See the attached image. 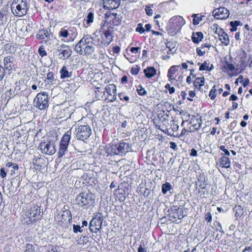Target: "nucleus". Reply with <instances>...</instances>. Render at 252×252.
I'll use <instances>...</instances> for the list:
<instances>
[{
	"label": "nucleus",
	"instance_id": "61",
	"mask_svg": "<svg viewBox=\"0 0 252 252\" xmlns=\"http://www.w3.org/2000/svg\"><path fill=\"white\" fill-rule=\"evenodd\" d=\"M113 49L115 53H118L120 51V47L118 46H114Z\"/></svg>",
	"mask_w": 252,
	"mask_h": 252
},
{
	"label": "nucleus",
	"instance_id": "59",
	"mask_svg": "<svg viewBox=\"0 0 252 252\" xmlns=\"http://www.w3.org/2000/svg\"><path fill=\"white\" fill-rule=\"evenodd\" d=\"M190 155L191 156H193V157H196L197 156V153L196 150L194 149H192L191 150V152L190 153Z\"/></svg>",
	"mask_w": 252,
	"mask_h": 252
},
{
	"label": "nucleus",
	"instance_id": "51",
	"mask_svg": "<svg viewBox=\"0 0 252 252\" xmlns=\"http://www.w3.org/2000/svg\"><path fill=\"white\" fill-rule=\"evenodd\" d=\"M139 71V67L137 66L134 67H132L131 70V73L133 75H137Z\"/></svg>",
	"mask_w": 252,
	"mask_h": 252
},
{
	"label": "nucleus",
	"instance_id": "45",
	"mask_svg": "<svg viewBox=\"0 0 252 252\" xmlns=\"http://www.w3.org/2000/svg\"><path fill=\"white\" fill-rule=\"evenodd\" d=\"M22 30L25 32H32V27L31 26L30 23H29L27 25H26L25 27H23Z\"/></svg>",
	"mask_w": 252,
	"mask_h": 252
},
{
	"label": "nucleus",
	"instance_id": "16",
	"mask_svg": "<svg viewBox=\"0 0 252 252\" xmlns=\"http://www.w3.org/2000/svg\"><path fill=\"white\" fill-rule=\"evenodd\" d=\"M8 7L6 6L0 11V26L6 23L8 17Z\"/></svg>",
	"mask_w": 252,
	"mask_h": 252
},
{
	"label": "nucleus",
	"instance_id": "15",
	"mask_svg": "<svg viewBox=\"0 0 252 252\" xmlns=\"http://www.w3.org/2000/svg\"><path fill=\"white\" fill-rule=\"evenodd\" d=\"M120 3V0H103L104 8L106 9L112 10L118 8Z\"/></svg>",
	"mask_w": 252,
	"mask_h": 252
},
{
	"label": "nucleus",
	"instance_id": "24",
	"mask_svg": "<svg viewBox=\"0 0 252 252\" xmlns=\"http://www.w3.org/2000/svg\"><path fill=\"white\" fill-rule=\"evenodd\" d=\"M203 37V34L201 32H196L193 33L191 36L192 41L194 43H198L201 41Z\"/></svg>",
	"mask_w": 252,
	"mask_h": 252
},
{
	"label": "nucleus",
	"instance_id": "32",
	"mask_svg": "<svg viewBox=\"0 0 252 252\" xmlns=\"http://www.w3.org/2000/svg\"><path fill=\"white\" fill-rule=\"evenodd\" d=\"M172 188V187L169 183L166 182L162 185L161 190L162 192L165 194L167 191H169Z\"/></svg>",
	"mask_w": 252,
	"mask_h": 252
},
{
	"label": "nucleus",
	"instance_id": "63",
	"mask_svg": "<svg viewBox=\"0 0 252 252\" xmlns=\"http://www.w3.org/2000/svg\"><path fill=\"white\" fill-rule=\"evenodd\" d=\"M138 252H147V251L142 245H140L138 249Z\"/></svg>",
	"mask_w": 252,
	"mask_h": 252
},
{
	"label": "nucleus",
	"instance_id": "33",
	"mask_svg": "<svg viewBox=\"0 0 252 252\" xmlns=\"http://www.w3.org/2000/svg\"><path fill=\"white\" fill-rule=\"evenodd\" d=\"M213 30H216L215 32L218 35V37L224 32L221 28H218V26L216 24L213 25Z\"/></svg>",
	"mask_w": 252,
	"mask_h": 252
},
{
	"label": "nucleus",
	"instance_id": "30",
	"mask_svg": "<svg viewBox=\"0 0 252 252\" xmlns=\"http://www.w3.org/2000/svg\"><path fill=\"white\" fill-rule=\"evenodd\" d=\"M20 182L17 180H14L11 182V185L9 187V189L10 192H14L16 190L17 188L19 186Z\"/></svg>",
	"mask_w": 252,
	"mask_h": 252
},
{
	"label": "nucleus",
	"instance_id": "37",
	"mask_svg": "<svg viewBox=\"0 0 252 252\" xmlns=\"http://www.w3.org/2000/svg\"><path fill=\"white\" fill-rule=\"evenodd\" d=\"M94 20V14L93 12H90L88 13L87 16V23L88 24H89L90 23H92L93 22Z\"/></svg>",
	"mask_w": 252,
	"mask_h": 252
},
{
	"label": "nucleus",
	"instance_id": "43",
	"mask_svg": "<svg viewBox=\"0 0 252 252\" xmlns=\"http://www.w3.org/2000/svg\"><path fill=\"white\" fill-rule=\"evenodd\" d=\"M151 6H153V4L147 5L145 8L146 14L148 16H152L153 14V10L151 8Z\"/></svg>",
	"mask_w": 252,
	"mask_h": 252
},
{
	"label": "nucleus",
	"instance_id": "27",
	"mask_svg": "<svg viewBox=\"0 0 252 252\" xmlns=\"http://www.w3.org/2000/svg\"><path fill=\"white\" fill-rule=\"evenodd\" d=\"M176 44L175 42L169 41L166 43V46L169 49V51L173 54L175 53L177 50Z\"/></svg>",
	"mask_w": 252,
	"mask_h": 252
},
{
	"label": "nucleus",
	"instance_id": "44",
	"mask_svg": "<svg viewBox=\"0 0 252 252\" xmlns=\"http://www.w3.org/2000/svg\"><path fill=\"white\" fill-rule=\"evenodd\" d=\"M136 31L139 32L140 33H142L144 32L145 29L142 27V24L139 23L137 25V27L136 29Z\"/></svg>",
	"mask_w": 252,
	"mask_h": 252
},
{
	"label": "nucleus",
	"instance_id": "46",
	"mask_svg": "<svg viewBox=\"0 0 252 252\" xmlns=\"http://www.w3.org/2000/svg\"><path fill=\"white\" fill-rule=\"evenodd\" d=\"M39 54L41 57H44L46 55L47 53L46 51L44 50V48L42 47H40L38 50Z\"/></svg>",
	"mask_w": 252,
	"mask_h": 252
},
{
	"label": "nucleus",
	"instance_id": "31",
	"mask_svg": "<svg viewBox=\"0 0 252 252\" xmlns=\"http://www.w3.org/2000/svg\"><path fill=\"white\" fill-rule=\"evenodd\" d=\"M48 36V32L47 30H40L37 34V37L40 39H45Z\"/></svg>",
	"mask_w": 252,
	"mask_h": 252
},
{
	"label": "nucleus",
	"instance_id": "8",
	"mask_svg": "<svg viewBox=\"0 0 252 252\" xmlns=\"http://www.w3.org/2000/svg\"><path fill=\"white\" fill-rule=\"evenodd\" d=\"M183 22V19L181 17L172 18L169 21V25H171L169 27V26L166 27L167 31H170L169 32L173 35L175 34L177 31L180 30L181 27V24L180 22Z\"/></svg>",
	"mask_w": 252,
	"mask_h": 252
},
{
	"label": "nucleus",
	"instance_id": "47",
	"mask_svg": "<svg viewBox=\"0 0 252 252\" xmlns=\"http://www.w3.org/2000/svg\"><path fill=\"white\" fill-rule=\"evenodd\" d=\"M5 74V71L4 68L0 65V81H1L4 77Z\"/></svg>",
	"mask_w": 252,
	"mask_h": 252
},
{
	"label": "nucleus",
	"instance_id": "26",
	"mask_svg": "<svg viewBox=\"0 0 252 252\" xmlns=\"http://www.w3.org/2000/svg\"><path fill=\"white\" fill-rule=\"evenodd\" d=\"M219 38L221 42L224 45L227 46L229 44V36L225 32L220 35Z\"/></svg>",
	"mask_w": 252,
	"mask_h": 252
},
{
	"label": "nucleus",
	"instance_id": "14",
	"mask_svg": "<svg viewBox=\"0 0 252 252\" xmlns=\"http://www.w3.org/2000/svg\"><path fill=\"white\" fill-rule=\"evenodd\" d=\"M185 212L186 211H184L183 208H178L172 212L170 214V217L174 219L172 220L173 221H176L177 219L181 220L186 215Z\"/></svg>",
	"mask_w": 252,
	"mask_h": 252
},
{
	"label": "nucleus",
	"instance_id": "64",
	"mask_svg": "<svg viewBox=\"0 0 252 252\" xmlns=\"http://www.w3.org/2000/svg\"><path fill=\"white\" fill-rule=\"evenodd\" d=\"M127 81V77L126 76H124L121 79V82L122 83H126Z\"/></svg>",
	"mask_w": 252,
	"mask_h": 252
},
{
	"label": "nucleus",
	"instance_id": "55",
	"mask_svg": "<svg viewBox=\"0 0 252 252\" xmlns=\"http://www.w3.org/2000/svg\"><path fill=\"white\" fill-rule=\"evenodd\" d=\"M104 35L107 38L112 37V33L110 31L107 30L104 32Z\"/></svg>",
	"mask_w": 252,
	"mask_h": 252
},
{
	"label": "nucleus",
	"instance_id": "57",
	"mask_svg": "<svg viewBox=\"0 0 252 252\" xmlns=\"http://www.w3.org/2000/svg\"><path fill=\"white\" fill-rule=\"evenodd\" d=\"M196 52L198 56H201L204 55V54L205 53V51H202L201 49L199 48L196 49Z\"/></svg>",
	"mask_w": 252,
	"mask_h": 252
},
{
	"label": "nucleus",
	"instance_id": "28",
	"mask_svg": "<svg viewBox=\"0 0 252 252\" xmlns=\"http://www.w3.org/2000/svg\"><path fill=\"white\" fill-rule=\"evenodd\" d=\"M116 150L117 145H111L106 147V152L108 155H118Z\"/></svg>",
	"mask_w": 252,
	"mask_h": 252
},
{
	"label": "nucleus",
	"instance_id": "62",
	"mask_svg": "<svg viewBox=\"0 0 252 252\" xmlns=\"http://www.w3.org/2000/svg\"><path fill=\"white\" fill-rule=\"evenodd\" d=\"M139 49H140V47H132L130 49V51L132 53H136L138 52V51Z\"/></svg>",
	"mask_w": 252,
	"mask_h": 252
},
{
	"label": "nucleus",
	"instance_id": "48",
	"mask_svg": "<svg viewBox=\"0 0 252 252\" xmlns=\"http://www.w3.org/2000/svg\"><path fill=\"white\" fill-rule=\"evenodd\" d=\"M165 88L169 91V92L170 94H172L175 92V88L173 87H171L170 85L168 84H167Z\"/></svg>",
	"mask_w": 252,
	"mask_h": 252
},
{
	"label": "nucleus",
	"instance_id": "35",
	"mask_svg": "<svg viewBox=\"0 0 252 252\" xmlns=\"http://www.w3.org/2000/svg\"><path fill=\"white\" fill-rule=\"evenodd\" d=\"M192 17H193V24L194 25H198L199 22L202 20V18L201 17H197V14H193Z\"/></svg>",
	"mask_w": 252,
	"mask_h": 252
},
{
	"label": "nucleus",
	"instance_id": "42",
	"mask_svg": "<svg viewBox=\"0 0 252 252\" xmlns=\"http://www.w3.org/2000/svg\"><path fill=\"white\" fill-rule=\"evenodd\" d=\"M209 63L206 62H204L202 64L200 65L199 70L201 71L206 70L208 69Z\"/></svg>",
	"mask_w": 252,
	"mask_h": 252
},
{
	"label": "nucleus",
	"instance_id": "23",
	"mask_svg": "<svg viewBox=\"0 0 252 252\" xmlns=\"http://www.w3.org/2000/svg\"><path fill=\"white\" fill-rule=\"evenodd\" d=\"M61 78L64 79L70 77L72 75V71H69L67 68L65 66H63L60 71Z\"/></svg>",
	"mask_w": 252,
	"mask_h": 252
},
{
	"label": "nucleus",
	"instance_id": "41",
	"mask_svg": "<svg viewBox=\"0 0 252 252\" xmlns=\"http://www.w3.org/2000/svg\"><path fill=\"white\" fill-rule=\"evenodd\" d=\"M140 89H137V91L139 95H145L147 94V92L146 90L142 88L141 86H139Z\"/></svg>",
	"mask_w": 252,
	"mask_h": 252
},
{
	"label": "nucleus",
	"instance_id": "54",
	"mask_svg": "<svg viewBox=\"0 0 252 252\" xmlns=\"http://www.w3.org/2000/svg\"><path fill=\"white\" fill-rule=\"evenodd\" d=\"M205 219L208 222L211 221L212 216L210 212H208L205 214Z\"/></svg>",
	"mask_w": 252,
	"mask_h": 252
},
{
	"label": "nucleus",
	"instance_id": "2",
	"mask_svg": "<svg viewBox=\"0 0 252 252\" xmlns=\"http://www.w3.org/2000/svg\"><path fill=\"white\" fill-rule=\"evenodd\" d=\"M28 8L27 0H14L11 5L12 12L17 16L26 15Z\"/></svg>",
	"mask_w": 252,
	"mask_h": 252
},
{
	"label": "nucleus",
	"instance_id": "13",
	"mask_svg": "<svg viewBox=\"0 0 252 252\" xmlns=\"http://www.w3.org/2000/svg\"><path fill=\"white\" fill-rule=\"evenodd\" d=\"M131 150V146L128 143L126 142H120L117 145L116 152L119 155H125L126 153Z\"/></svg>",
	"mask_w": 252,
	"mask_h": 252
},
{
	"label": "nucleus",
	"instance_id": "25",
	"mask_svg": "<svg viewBox=\"0 0 252 252\" xmlns=\"http://www.w3.org/2000/svg\"><path fill=\"white\" fill-rule=\"evenodd\" d=\"M205 79L204 77H198L193 82V85L196 89H200L201 87L204 85Z\"/></svg>",
	"mask_w": 252,
	"mask_h": 252
},
{
	"label": "nucleus",
	"instance_id": "49",
	"mask_svg": "<svg viewBox=\"0 0 252 252\" xmlns=\"http://www.w3.org/2000/svg\"><path fill=\"white\" fill-rule=\"evenodd\" d=\"M6 166L9 167H12L14 170H17L19 168L18 164L13 163L12 162H8L6 163Z\"/></svg>",
	"mask_w": 252,
	"mask_h": 252
},
{
	"label": "nucleus",
	"instance_id": "29",
	"mask_svg": "<svg viewBox=\"0 0 252 252\" xmlns=\"http://www.w3.org/2000/svg\"><path fill=\"white\" fill-rule=\"evenodd\" d=\"M179 67V66H172L170 67L168 71L167 76L169 78V80H173L175 79V78L173 76V75L175 73L176 71L177 70V68Z\"/></svg>",
	"mask_w": 252,
	"mask_h": 252
},
{
	"label": "nucleus",
	"instance_id": "39",
	"mask_svg": "<svg viewBox=\"0 0 252 252\" xmlns=\"http://www.w3.org/2000/svg\"><path fill=\"white\" fill-rule=\"evenodd\" d=\"M59 35L63 37H67L69 35V33L66 30L62 28L59 32Z\"/></svg>",
	"mask_w": 252,
	"mask_h": 252
},
{
	"label": "nucleus",
	"instance_id": "38",
	"mask_svg": "<svg viewBox=\"0 0 252 252\" xmlns=\"http://www.w3.org/2000/svg\"><path fill=\"white\" fill-rule=\"evenodd\" d=\"M216 86L214 85L213 87V89L211 90L209 92V95L211 97L212 99H215L216 96V89H215Z\"/></svg>",
	"mask_w": 252,
	"mask_h": 252
},
{
	"label": "nucleus",
	"instance_id": "21",
	"mask_svg": "<svg viewBox=\"0 0 252 252\" xmlns=\"http://www.w3.org/2000/svg\"><path fill=\"white\" fill-rule=\"evenodd\" d=\"M3 63L5 68L10 70L14 65V59L11 56L5 57L3 60Z\"/></svg>",
	"mask_w": 252,
	"mask_h": 252
},
{
	"label": "nucleus",
	"instance_id": "11",
	"mask_svg": "<svg viewBox=\"0 0 252 252\" xmlns=\"http://www.w3.org/2000/svg\"><path fill=\"white\" fill-rule=\"evenodd\" d=\"M56 49L57 51L59 52V57L61 59H67L71 55V50L68 46L65 44L58 45Z\"/></svg>",
	"mask_w": 252,
	"mask_h": 252
},
{
	"label": "nucleus",
	"instance_id": "18",
	"mask_svg": "<svg viewBox=\"0 0 252 252\" xmlns=\"http://www.w3.org/2000/svg\"><path fill=\"white\" fill-rule=\"evenodd\" d=\"M217 164L221 167L227 168L230 166V161L228 158L222 156L219 159Z\"/></svg>",
	"mask_w": 252,
	"mask_h": 252
},
{
	"label": "nucleus",
	"instance_id": "4",
	"mask_svg": "<svg viewBox=\"0 0 252 252\" xmlns=\"http://www.w3.org/2000/svg\"><path fill=\"white\" fill-rule=\"evenodd\" d=\"M38 148L42 154L49 156L54 155L56 151L55 141L49 139L42 141Z\"/></svg>",
	"mask_w": 252,
	"mask_h": 252
},
{
	"label": "nucleus",
	"instance_id": "19",
	"mask_svg": "<svg viewBox=\"0 0 252 252\" xmlns=\"http://www.w3.org/2000/svg\"><path fill=\"white\" fill-rule=\"evenodd\" d=\"M64 210L62 215V221L63 222H70L72 220V216L70 211L66 209L65 207L63 208Z\"/></svg>",
	"mask_w": 252,
	"mask_h": 252
},
{
	"label": "nucleus",
	"instance_id": "22",
	"mask_svg": "<svg viewBox=\"0 0 252 252\" xmlns=\"http://www.w3.org/2000/svg\"><path fill=\"white\" fill-rule=\"evenodd\" d=\"M157 70L154 67H148L144 70V73L147 78H151L156 74Z\"/></svg>",
	"mask_w": 252,
	"mask_h": 252
},
{
	"label": "nucleus",
	"instance_id": "5",
	"mask_svg": "<svg viewBox=\"0 0 252 252\" xmlns=\"http://www.w3.org/2000/svg\"><path fill=\"white\" fill-rule=\"evenodd\" d=\"M71 131H67L62 138L59 144L58 158H61L64 156L67 151L68 144L70 140Z\"/></svg>",
	"mask_w": 252,
	"mask_h": 252
},
{
	"label": "nucleus",
	"instance_id": "58",
	"mask_svg": "<svg viewBox=\"0 0 252 252\" xmlns=\"http://www.w3.org/2000/svg\"><path fill=\"white\" fill-rule=\"evenodd\" d=\"M0 175V176L2 178H4L6 176V173L5 171H4V168H1Z\"/></svg>",
	"mask_w": 252,
	"mask_h": 252
},
{
	"label": "nucleus",
	"instance_id": "10",
	"mask_svg": "<svg viewBox=\"0 0 252 252\" xmlns=\"http://www.w3.org/2000/svg\"><path fill=\"white\" fill-rule=\"evenodd\" d=\"M103 219L100 217H94L90 222L89 230L95 233L102 229Z\"/></svg>",
	"mask_w": 252,
	"mask_h": 252
},
{
	"label": "nucleus",
	"instance_id": "60",
	"mask_svg": "<svg viewBox=\"0 0 252 252\" xmlns=\"http://www.w3.org/2000/svg\"><path fill=\"white\" fill-rule=\"evenodd\" d=\"M242 252H252V247H247Z\"/></svg>",
	"mask_w": 252,
	"mask_h": 252
},
{
	"label": "nucleus",
	"instance_id": "17",
	"mask_svg": "<svg viewBox=\"0 0 252 252\" xmlns=\"http://www.w3.org/2000/svg\"><path fill=\"white\" fill-rule=\"evenodd\" d=\"M105 90L106 93L108 94V95L112 96L111 98L109 99L113 101L115 100L116 98V87L114 84H109L105 88Z\"/></svg>",
	"mask_w": 252,
	"mask_h": 252
},
{
	"label": "nucleus",
	"instance_id": "7",
	"mask_svg": "<svg viewBox=\"0 0 252 252\" xmlns=\"http://www.w3.org/2000/svg\"><path fill=\"white\" fill-rule=\"evenodd\" d=\"M40 213V207L33 206L26 212L25 215L29 219L30 221L35 223L39 219Z\"/></svg>",
	"mask_w": 252,
	"mask_h": 252
},
{
	"label": "nucleus",
	"instance_id": "40",
	"mask_svg": "<svg viewBox=\"0 0 252 252\" xmlns=\"http://www.w3.org/2000/svg\"><path fill=\"white\" fill-rule=\"evenodd\" d=\"M54 74L53 72H50L47 73L46 79L48 83H52L54 80Z\"/></svg>",
	"mask_w": 252,
	"mask_h": 252
},
{
	"label": "nucleus",
	"instance_id": "56",
	"mask_svg": "<svg viewBox=\"0 0 252 252\" xmlns=\"http://www.w3.org/2000/svg\"><path fill=\"white\" fill-rule=\"evenodd\" d=\"M170 147L171 148L174 149V150H177V146L175 142H170Z\"/></svg>",
	"mask_w": 252,
	"mask_h": 252
},
{
	"label": "nucleus",
	"instance_id": "52",
	"mask_svg": "<svg viewBox=\"0 0 252 252\" xmlns=\"http://www.w3.org/2000/svg\"><path fill=\"white\" fill-rule=\"evenodd\" d=\"M171 126L173 131H177L178 129L179 126L175 122H174L173 124L171 125Z\"/></svg>",
	"mask_w": 252,
	"mask_h": 252
},
{
	"label": "nucleus",
	"instance_id": "50",
	"mask_svg": "<svg viewBox=\"0 0 252 252\" xmlns=\"http://www.w3.org/2000/svg\"><path fill=\"white\" fill-rule=\"evenodd\" d=\"M81 227L79 225H75L73 224V230L74 233H77L78 232H81Z\"/></svg>",
	"mask_w": 252,
	"mask_h": 252
},
{
	"label": "nucleus",
	"instance_id": "1",
	"mask_svg": "<svg viewBox=\"0 0 252 252\" xmlns=\"http://www.w3.org/2000/svg\"><path fill=\"white\" fill-rule=\"evenodd\" d=\"M94 38L84 35L74 46V50L80 55H91L94 52Z\"/></svg>",
	"mask_w": 252,
	"mask_h": 252
},
{
	"label": "nucleus",
	"instance_id": "20",
	"mask_svg": "<svg viewBox=\"0 0 252 252\" xmlns=\"http://www.w3.org/2000/svg\"><path fill=\"white\" fill-rule=\"evenodd\" d=\"M190 123L192 124V126L194 130L199 129L202 124V120L201 117L197 118L195 116H193L191 119Z\"/></svg>",
	"mask_w": 252,
	"mask_h": 252
},
{
	"label": "nucleus",
	"instance_id": "9",
	"mask_svg": "<svg viewBox=\"0 0 252 252\" xmlns=\"http://www.w3.org/2000/svg\"><path fill=\"white\" fill-rule=\"evenodd\" d=\"M92 196L93 195L91 193L82 192L77 195L76 200L79 205L82 207L85 206L92 201Z\"/></svg>",
	"mask_w": 252,
	"mask_h": 252
},
{
	"label": "nucleus",
	"instance_id": "34",
	"mask_svg": "<svg viewBox=\"0 0 252 252\" xmlns=\"http://www.w3.org/2000/svg\"><path fill=\"white\" fill-rule=\"evenodd\" d=\"M224 67L230 71H233L235 69L234 65L232 63H229L228 61H225Z\"/></svg>",
	"mask_w": 252,
	"mask_h": 252
},
{
	"label": "nucleus",
	"instance_id": "6",
	"mask_svg": "<svg viewBox=\"0 0 252 252\" xmlns=\"http://www.w3.org/2000/svg\"><path fill=\"white\" fill-rule=\"evenodd\" d=\"M92 134V130L88 126L81 125L76 128V137L77 139L84 141Z\"/></svg>",
	"mask_w": 252,
	"mask_h": 252
},
{
	"label": "nucleus",
	"instance_id": "3",
	"mask_svg": "<svg viewBox=\"0 0 252 252\" xmlns=\"http://www.w3.org/2000/svg\"><path fill=\"white\" fill-rule=\"evenodd\" d=\"M35 107L40 110H45L49 107V97L45 92L37 94L33 100Z\"/></svg>",
	"mask_w": 252,
	"mask_h": 252
},
{
	"label": "nucleus",
	"instance_id": "36",
	"mask_svg": "<svg viewBox=\"0 0 252 252\" xmlns=\"http://www.w3.org/2000/svg\"><path fill=\"white\" fill-rule=\"evenodd\" d=\"M240 22L238 21H231L230 23V25L232 27V29L231 30V31H235L237 30V26H238Z\"/></svg>",
	"mask_w": 252,
	"mask_h": 252
},
{
	"label": "nucleus",
	"instance_id": "53",
	"mask_svg": "<svg viewBox=\"0 0 252 252\" xmlns=\"http://www.w3.org/2000/svg\"><path fill=\"white\" fill-rule=\"evenodd\" d=\"M220 149L221 151H223V152H224V155H226V156H230V153H229V152L227 149H225V146H220Z\"/></svg>",
	"mask_w": 252,
	"mask_h": 252
},
{
	"label": "nucleus",
	"instance_id": "12",
	"mask_svg": "<svg viewBox=\"0 0 252 252\" xmlns=\"http://www.w3.org/2000/svg\"><path fill=\"white\" fill-rule=\"evenodd\" d=\"M215 18L218 19H226L229 15L228 10L224 7H220L219 8L214 9L213 11Z\"/></svg>",
	"mask_w": 252,
	"mask_h": 252
}]
</instances>
